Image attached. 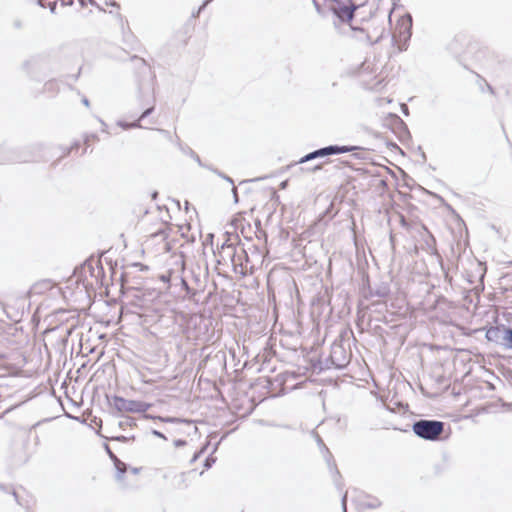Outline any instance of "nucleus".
I'll list each match as a JSON object with an SVG mask.
<instances>
[{"label":"nucleus","mask_w":512,"mask_h":512,"mask_svg":"<svg viewBox=\"0 0 512 512\" xmlns=\"http://www.w3.org/2000/svg\"><path fill=\"white\" fill-rule=\"evenodd\" d=\"M444 430V423L435 420H419L413 424V432L420 438L436 440Z\"/></svg>","instance_id":"1"},{"label":"nucleus","mask_w":512,"mask_h":512,"mask_svg":"<svg viewBox=\"0 0 512 512\" xmlns=\"http://www.w3.org/2000/svg\"><path fill=\"white\" fill-rule=\"evenodd\" d=\"M330 11L341 22H350L358 6L352 0H329Z\"/></svg>","instance_id":"2"},{"label":"nucleus","mask_w":512,"mask_h":512,"mask_svg":"<svg viewBox=\"0 0 512 512\" xmlns=\"http://www.w3.org/2000/svg\"><path fill=\"white\" fill-rule=\"evenodd\" d=\"M111 406L120 413H143L146 412L150 405L137 400H129L119 396L111 399Z\"/></svg>","instance_id":"3"},{"label":"nucleus","mask_w":512,"mask_h":512,"mask_svg":"<svg viewBox=\"0 0 512 512\" xmlns=\"http://www.w3.org/2000/svg\"><path fill=\"white\" fill-rule=\"evenodd\" d=\"M138 100L141 108H144L140 115V119H145L151 115L155 109V97L153 91L144 89L142 86L138 88Z\"/></svg>","instance_id":"4"},{"label":"nucleus","mask_w":512,"mask_h":512,"mask_svg":"<svg viewBox=\"0 0 512 512\" xmlns=\"http://www.w3.org/2000/svg\"><path fill=\"white\" fill-rule=\"evenodd\" d=\"M390 293V284L386 281H380L373 285L368 284L367 287L362 288V295L365 298H385Z\"/></svg>","instance_id":"5"},{"label":"nucleus","mask_w":512,"mask_h":512,"mask_svg":"<svg viewBox=\"0 0 512 512\" xmlns=\"http://www.w3.org/2000/svg\"><path fill=\"white\" fill-rule=\"evenodd\" d=\"M220 256L223 260L228 258L232 265L243 267L242 256L239 255L237 248L232 243L224 242L221 246Z\"/></svg>","instance_id":"6"},{"label":"nucleus","mask_w":512,"mask_h":512,"mask_svg":"<svg viewBox=\"0 0 512 512\" xmlns=\"http://www.w3.org/2000/svg\"><path fill=\"white\" fill-rule=\"evenodd\" d=\"M360 149H362V148L359 146L336 145V144L322 147L324 157L353 152V151L360 150Z\"/></svg>","instance_id":"7"},{"label":"nucleus","mask_w":512,"mask_h":512,"mask_svg":"<svg viewBox=\"0 0 512 512\" xmlns=\"http://www.w3.org/2000/svg\"><path fill=\"white\" fill-rule=\"evenodd\" d=\"M509 330L510 329H507L505 327H491L487 330L486 337L490 341H494L506 346V332H508Z\"/></svg>","instance_id":"8"},{"label":"nucleus","mask_w":512,"mask_h":512,"mask_svg":"<svg viewBox=\"0 0 512 512\" xmlns=\"http://www.w3.org/2000/svg\"><path fill=\"white\" fill-rule=\"evenodd\" d=\"M418 233L429 251L435 250L436 240L425 225H420Z\"/></svg>","instance_id":"9"},{"label":"nucleus","mask_w":512,"mask_h":512,"mask_svg":"<svg viewBox=\"0 0 512 512\" xmlns=\"http://www.w3.org/2000/svg\"><path fill=\"white\" fill-rule=\"evenodd\" d=\"M6 156L0 159V164L4 163H14V162H29L35 161L36 159L33 157H29L26 155H20L13 151H7Z\"/></svg>","instance_id":"10"},{"label":"nucleus","mask_w":512,"mask_h":512,"mask_svg":"<svg viewBox=\"0 0 512 512\" xmlns=\"http://www.w3.org/2000/svg\"><path fill=\"white\" fill-rule=\"evenodd\" d=\"M358 501L361 508L375 509L381 506L378 498L369 495H360Z\"/></svg>","instance_id":"11"},{"label":"nucleus","mask_w":512,"mask_h":512,"mask_svg":"<svg viewBox=\"0 0 512 512\" xmlns=\"http://www.w3.org/2000/svg\"><path fill=\"white\" fill-rule=\"evenodd\" d=\"M56 316H59L60 318L58 320H76L79 318V315L76 312L67 311L64 309H59L54 312Z\"/></svg>","instance_id":"12"},{"label":"nucleus","mask_w":512,"mask_h":512,"mask_svg":"<svg viewBox=\"0 0 512 512\" xmlns=\"http://www.w3.org/2000/svg\"><path fill=\"white\" fill-rule=\"evenodd\" d=\"M323 157L324 156H323L322 148H319V149L314 150V151L304 155L303 157H301L297 163L302 164V163H306V162L312 161L314 159L323 158Z\"/></svg>","instance_id":"13"},{"label":"nucleus","mask_w":512,"mask_h":512,"mask_svg":"<svg viewBox=\"0 0 512 512\" xmlns=\"http://www.w3.org/2000/svg\"><path fill=\"white\" fill-rule=\"evenodd\" d=\"M411 23L403 30L400 32V35L404 38V43L399 45V50L400 51H404L407 49V41L410 39L411 37Z\"/></svg>","instance_id":"14"},{"label":"nucleus","mask_w":512,"mask_h":512,"mask_svg":"<svg viewBox=\"0 0 512 512\" xmlns=\"http://www.w3.org/2000/svg\"><path fill=\"white\" fill-rule=\"evenodd\" d=\"M38 5L43 8L48 7L51 13H54L57 6V0H38Z\"/></svg>","instance_id":"15"},{"label":"nucleus","mask_w":512,"mask_h":512,"mask_svg":"<svg viewBox=\"0 0 512 512\" xmlns=\"http://www.w3.org/2000/svg\"><path fill=\"white\" fill-rule=\"evenodd\" d=\"M239 255L242 256V262H243V267H241L242 271H247L248 269H252L253 265L249 266L250 260L247 255V252L243 248H241V252L239 253Z\"/></svg>","instance_id":"16"},{"label":"nucleus","mask_w":512,"mask_h":512,"mask_svg":"<svg viewBox=\"0 0 512 512\" xmlns=\"http://www.w3.org/2000/svg\"><path fill=\"white\" fill-rule=\"evenodd\" d=\"M115 467H116L117 472H118L117 478L120 480L122 474L126 470V466H125V464L123 462L119 461L118 459H115Z\"/></svg>","instance_id":"17"},{"label":"nucleus","mask_w":512,"mask_h":512,"mask_svg":"<svg viewBox=\"0 0 512 512\" xmlns=\"http://www.w3.org/2000/svg\"><path fill=\"white\" fill-rule=\"evenodd\" d=\"M507 342L506 347L512 349V329L506 332Z\"/></svg>","instance_id":"18"},{"label":"nucleus","mask_w":512,"mask_h":512,"mask_svg":"<svg viewBox=\"0 0 512 512\" xmlns=\"http://www.w3.org/2000/svg\"><path fill=\"white\" fill-rule=\"evenodd\" d=\"M141 120H142V119H140V117H139L137 120H135L134 122H132V123L130 124L131 128H143V126L140 124Z\"/></svg>","instance_id":"19"},{"label":"nucleus","mask_w":512,"mask_h":512,"mask_svg":"<svg viewBox=\"0 0 512 512\" xmlns=\"http://www.w3.org/2000/svg\"><path fill=\"white\" fill-rule=\"evenodd\" d=\"M131 123H128V122H124V121H119L118 122V125L120 127H122L123 129H130L131 126H130Z\"/></svg>","instance_id":"20"},{"label":"nucleus","mask_w":512,"mask_h":512,"mask_svg":"<svg viewBox=\"0 0 512 512\" xmlns=\"http://www.w3.org/2000/svg\"><path fill=\"white\" fill-rule=\"evenodd\" d=\"M217 174L219 176H221L222 178H224L225 180H227L229 183L234 184L233 180L229 176H226V175L222 174L221 172H217Z\"/></svg>","instance_id":"21"},{"label":"nucleus","mask_w":512,"mask_h":512,"mask_svg":"<svg viewBox=\"0 0 512 512\" xmlns=\"http://www.w3.org/2000/svg\"><path fill=\"white\" fill-rule=\"evenodd\" d=\"M211 1H212V0H205V1L203 2V4L201 5V7L199 8V10H198V12H197V15H199V14H200V12L204 9V7H205L208 3H210Z\"/></svg>","instance_id":"22"},{"label":"nucleus","mask_w":512,"mask_h":512,"mask_svg":"<svg viewBox=\"0 0 512 512\" xmlns=\"http://www.w3.org/2000/svg\"><path fill=\"white\" fill-rule=\"evenodd\" d=\"M346 499H347V493L344 495V497L342 499L343 512H346Z\"/></svg>","instance_id":"23"},{"label":"nucleus","mask_w":512,"mask_h":512,"mask_svg":"<svg viewBox=\"0 0 512 512\" xmlns=\"http://www.w3.org/2000/svg\"><path fill=\"white\" fill-rule=\"evenodd\" d=\"M232 191H233V197H234V200H235V202H237V201H238V194H237V190H236V188H235V187H233Z\"/></svg>","instance_id":"24"},{"label":"nucleus","mask_w":512,"mask_h":512,"mask_svg":"<svg viewBox=\"0 0 512 512\" xmlns=\"http://www.w3.org/2000/svg\"><path fill=\"white\" fill-rule=\"evenodd\" d=\"M78 147H79V143L78 142L74 143V145H72L70 147V149L68 150V153H70L73 149H77Z\"/></svg>","instance_id":"25"},{"label":"nucleus","mask_w":512,"mask_h":512,"mask_svg":"<svg viewBox=\"0 0 512 512\" xmlns=\"http://www.w3.org/2000/svg\"><path fill=\"white\" fill-rule=\"evenodd\" d=\"M212 462H214V459L208 458V459L206 460L205 466H206V467H210V466H211V464H212Z\"/></svg>","instance_id":"26"},{"label":"nucleus","mask_w":512,"mask_h":512,"mask_svg":"<svg viewBox=\"0 0 512 512\" xmlns=\"http://www.w3.org/2000/svg\"><path fill=\"white\" fill-rule=\"evenodd\" d=\"M82 103H83L86 107H89V105H90V102H89V100H88L86 97H84V98L82 99Z\"/></svg>","instance_id":"27"},{"label":"nucleus","mask_w":512,"mask_h":512,"mask_svg":"<svg viewBox=\"0 0 512 512\" xmlns=\"http://www.w3.org/2000/svg\"><path fill=\"white\" fill-rule=\"evenodd\" d=\"M36 62H37V61H36L35 59H32V60L27 61L24 65H25V66H29V65H31V64H36Z\"/></svg>","instance_id":"28"},{"label":"nucleus","mask_w":512,"mask_h":512,"mask_svg":"<svg viewBox=\"0 0 512 512\" xmlns=\"http://www.w3.org/2000/svg\"><path fill=\"white\" fill-rule=\"evenodd\" d=\"M322 169V165L321 164H318V165H315L313 168H312V171H318Z\"/></svg>","instance_id":"29"},{"label":"nucleus","mask_w":512,"mask_h":512,"mask_svg":"<svg viewBox=\"0 0 512 512\" xmlns=\"http://www.w3.org/2000/svg\"><path fill=\"white\" fill-rule=\"evenodd\" d=\"M153 433L158 437L165 438L164 435L158 431H154Z\"/></svg>","instance_id":"30"},{"label":"nucleus","mask_w":512,"mask_h":512,"mask_svg":"<svg viewBox=\"0 0 512 512\" xmlns=\"http://www.w3.org/2000/svg\"><path fill=\"white\" fill-rule=\"evenodd\" d=\"M421 158L423 161H426V154L424 152L421 153Z\"/></svg>","instance_id":"31"},{"label":"nucleus","mask_w":512,"mask_h":512,"mask_svg":"<svg viewBox=\"0 0 512 512\" xmlns=\"http://www.w3.org/2000/svg\"><path fill=\"white\" fill-rule=\"evenodd\" d=\"M31 320L32 321L39 320V318L37 317L36 313L32 316Z\"/></svg>","instance_id":"32"},{"label":"nucleus","mask_w":512,"mask_h":512,"mask_svg":"<svg viewBox=\"0 0 512 512\" xmlns=\"http://www.w3.org/2000/svg\"><path fill=\"white\" fill-rule=\"evenodd\" d=\"M72 3H73V1H72V0H70V1L68 2V4H69V5H71ZM62 5H63V6H64V5H67V3L63 0V1H62Z\"/></svg>","instance_id":"33"},{"label":"nucleus","mask_w":512,"mask_h":512,"mask_svg":"<svg viewBox=\"0 0 512 512\" xmlns=\"http://www.w3.org/2000/svg\"><path fill=\"white\" fill-rule=\"evenodd\" d=\"M133 59H138V57L134 56V57H133ZM139 60H140L143 64H145V60H144V59L139 58Z\"/></svg>","instance_id":"34"},{"label":"nucleus","mask_w":512,"mask_h":512,"mask_svg":"<svg viewBox=\"0 0 512 512\" xmlns=\"http://www.w3.org/2000/svg\"><path fill=\"white\" fill-rule=\"evenodd\" d=\"M157 195H158V193L155 191V192L152 194V198H153V199H156V198H157Z\"/></svg>","instance_id":"35"},{"label":"nucleus","mask_w":512,"mask_h":512,"mask_svg":"<svg viewBox=\"0 0 512 512\" xmlns=\"http://www.w3.org/2000/svg\"><path fill=\"white\" fill-rule=\"evenodd\" d=\"M401 223H402V226H404V227L407 225V223H406V221L404 220V218H402Z\"/></svg>","instance_id":"36"},{"label":"nucleus","mask_w":512,"mask_h":512,"mask_svg":"<svg viewBox=\"0 0 512 512\" xmlns=\"http://www.w3.org/2000/svg\"><path fill=\"white\" fill-rule=\"evenodd\" d=\"M407 111H408L407 106H404V108H403V113L407 114Z\"/></svg>","instance_id":"37"},{"label":"nucleus","mask_w":512,"mask_h":512,"mask_svg":"<svg viewBox=\"0 0 512 512\" xmlns=\"http://www.w3.org/2000/svg\"><path fill=\"white\" fill-rule=\"evenodd\" d=\"M354 157H355V158H357V159H361V158H362V157H361L359 154H357V153H355V154H354Z\"/></svg>","instance_id":"38"},{"label":"nucleus","mask_w":512,"mask_h":512,"mask_svg":"<svg viewBox=\"0 0 512 512\" xmlns=\"http://www.w3.org/2000/svg\"><path fill=\"white\" fill-rule=\"evenodd\" d=\"M316 437H317V442H318L319 444H322V440L320 439V437H319L318 435H317Z\"/></svg>","instance_id":"39"},{"label":"nucleus","mask_w":512,"mask_h":512,"mask_svg":"<svg viewBox=\"0 0 512 512\" xmlns=\"http://www.w3.org/2000/svg\"><path fill=\"white\" fill-rule=\"evenodd\" d=\"M492 320H497V316L495 315V312H493Z\"/></svg>","instance_id":"40"},{"label":"nucleus","mask_w":512,"mask_h":512,"mask_svg":"<svg viewBox=\"0 0 512 512\" xmlns=\"http://www.w3.org/2000/svg\"><path fill=\"white\" fill-rule=\"evenodd\" d=\"M196 161H198L200 163V158L197 155H196Z\"/></svg>","instance_id":"41"},{"label":"nucleus","mask_w":512,"mask_h":512,"mask_svg":"<svg viewBox=\"0 0 512 512\" xmlns=\"http://www.w3.org/2000/svg\"><path fill=\"white\" fill-rule=\"evenodd\" d=\"M488 88H489V90H490L491 92H493V89H492V87H491L490 85H488Z\"/></svg>","instance_id":"42"}]
</instances>
